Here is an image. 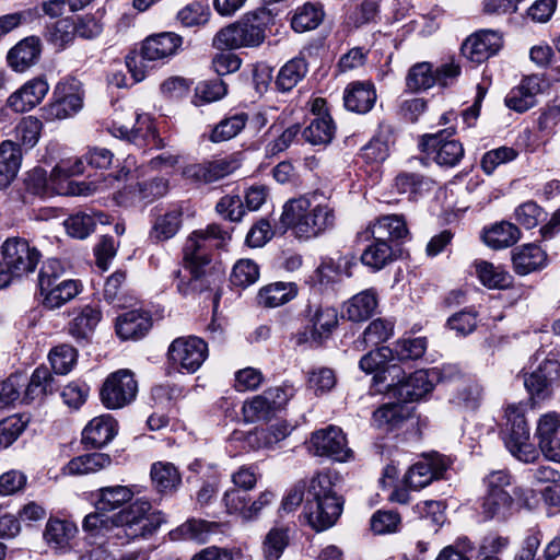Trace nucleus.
I'll return each mask as SVG.
<instances>
[{"label":"nucleus","mask_w":560,"mask_h":560,"mask_svg":"<svg viewBox=\"0 0 560 560\" xmlns=\"http://www.w3.org/2000/svg\"><path fill=\"white\" fill-rule=\"evenodd\" d=\"M338 475L320 471L310 481L300 480L283 497L280 512L291 513L304 501L303 515L316 532L331 527L342 512V502L335 491Z\"/></svg>","instance_id":"nucleus-1"},{"label":"nucleus","mask_w":560,"mask_h":560,"mask_svg":"<svg viewBox=\"0 0 560 560\" xmlns=\"http://www.w3.org/2000/svg\"><path fill=\"white\" fill-rule=\"evenodd\" d=\"M164 522V514L153 510L149 501L137 500L110 517L88 514L83 520L82 527L95 536L105 535L116 529L115 536L120 537L124 534L128 539H135L152 535Z\"/></svg>","instance_id":"nucleus-2"},{"label":"nucleus","mask_w":560,"mask_h":560,"mask_svg":"<svg viewBox=\"0 0 560 560\" xmlns=\"http://www.w3.org/2000/svg\"><path fill=\"white\" fill-rule=\"evenodd\" d=\"M280 223L301 240L317 237L334 229L336 212L323 194L311 192L288 200L282 207Z\"/></svg>","instance_id":"nucleus-3"},{"label":"nucleus","mask_w":560,"mask_h":560,"mask_svg":"<svg viewBox=\"0 0 560 560\" xmlns=\"http://www.w3.org/2000/svg\"><path fill=\"white\" fill-rule=\"evenodd\" d=\"M230 235L217 224H210L205 230L192 232L184 245L185 269L189 275H183L180 269L174 271L177 281L176 288L182 295H188L200 288L197 282L203 275V268L210 259L207 254L209 247H221Z\"/></svg>","instance_id":"nucleus-4"},{"label":"nucleus","mask_w":560,"mask_h":560,"mask_svg":"<svg viewBox=\"0 0 560 560\" xmlns=\"http://www.w3.org/2000/svg\"><path fill=\"white\" fill-rule=\"evenodd\" d=\"M272 16L269 11L261 9L246 13L237 22L220 30L213 44L218 48L237 49L242 47H257L266 38V30Z\"/></svg>","instance_id":"nucleus-5"},{"label":"nucleus","mask_w":560,"mask_h":560,"mask_svg":"<svg viewBox=\"0 0 560 560\" xmlns=\"http://www.w3.org/2000/svg\"><path fill=\"white\" fill-rule=\"evenodd\" d=\"M460 375L454 365H444L442 369L418 370L396 384H388L387 388L401 401H413L424 397L433 389L435 382L452 381Z\"/></svg>","instance_id":"nucleus-6"},{"label":"nucleus","mask_w":560,"mask_h":560,"mask_svg":"<svg viewBox=\"0 0 560 560\" xmlns=\"http://www.w3.org/2000/svg\"><path fill=\"white\" fill-rule=\"evenodd\" d=\"M505 445L518 460L533 463L538 457L535 446L529 443V428L525 419V406L512 404L505 409Z\"/></svg>","instance_id":"nucleus-7"},{"label":"nucleus","mask_w":560,"mask_h":560,"mask_svg":"<svg viewBox=\"0 0 560 560\" xmlns=\"http://www.w3.org/2000/svg\"><path fill=\"white\" fill-rule=\"evenodd\" d=\"M138 393V382L132 371L121 369L110 373L104 381L100 397L107 409H121L131 404Z\"/></svg>","instance_id":"nucleus-8"},{"label":"nucleus","mask_w":560,"mask_h":560,"mask_svg":"<svg viewBox=\"0 0 560 560\" xmlns=\"http://www.w3.org/2000/svg\"><path fill=\"white\" fill-rule=\"evenodd\" d=\"M455 129L450 128L435 133L423 135L419 142V148L429 158H432L439 165L453 167L459 163L464 156L462 143L451 139Z\"/></svg>","instance_id":"nucleus-9"},{"label":"nucleus","mask_w":560,"mask_h":560,"mask_svg":"<svg viewBox=\"0 0 560 560\" xmlns=\"http://www.w3.org/2000/svg\"><path fill=\"white\" fill-rule=\"evenodd\" d=\"M83 106V92L75 80L59 82L52 93V101L44 108L47 120L67 119L81 110Z\"/></svg>","instance_id":"nucleus-10"},{"label":"nucleus","mask_w":560,"mask_h":560,"mask_svg":"<svg viewBox=\"0 0 560 560\" xmlns=\"http://www.w3.org/2000/svg\"><path fill=\"white\" fill-rule=\"evenodd\" d=\"M2 261L4 266L16 276V278L34 272L42 257L36 247L20 237L8 238L1 247Z\"/></svg>","instance_id":"nucleus-11"},{"label":"nucleus","mask_w":560,"mask_h":560,"mask_svg":"<svg viewBox=\"0 0 560 560\" xmlns=\"http://www.w3.org/2000/svg\"><path fill=\"white\" fill-rule=\"evenodd\" d=\"M167 355L174 366L195 373L207 359L208 347L200 338L179 337L170 345Z\"/></svg>","instance_id":"nucleus-12"},{"label":"nucleus","mask_w":560,"mask_h":560,"mask_svg":"<svg viewBox=\"0 0 560 560\" xmlns=\"http://www.w3.org/2000/svg\"><path fill=\"white\" fill-rule=\"evenodd\" d=\"M310 451L316 456H326L337 462H347L352 457L346 435L335 425L315 431L310 439Z\"/></svg>","instance_id":"nucleus-13"},{"label":"nucleus","mask_w":560,"mask_h":560,"mask_svg":"<svg viewBox=\"0 0 560 560\" xmlns=\"http://www.w3.org/2000/svg\"><path fill=\"white\" fill-rule=\"evenodd\" d=\"M337 325V310L329 306H318L314 311H310L307 326L304 331L295 336V341L298 345L306 342L319 345L331 335Z\"/></svg>","instance_id":"nucleus-14"},{"label":"nucleus","mask_w":560,"mask_h":560,"mask_svg":"<svg viewBox=\"0 0 560 560\" xmlns=\"http://www.w3.org/2000/svg\"><path fill=\"white\" fill-rule=\"evenodd\" d=\"M240 167L235 155L224 156L200 164H190L183 168L182 175L192 183L210 184L217 182Z\"/></svg>","instance_id":"nucleus-15"},{"label":"nucleus","mask_w":560,"mask_h":560,"mask_svg":"<svg viewBox=\"0 0 560 560\" xmlns=\"http://www.w3.org/2000/svg\"><path fill=\"white\" fill-rule=\"evenodd\" d=\"M447 468L443 456L432 454L413 464L405 475V485L412 490H420L433 480L440 479Z\"/></svg>","instance_id":"nucleus-16"},{"label":"nucleus","mask_w":560,"mask_h":560,"mask_svg":"<svg viewBox=\"0 0 560 560\" xmlns=\"http://www.w3.org/2000/svg\"><path fill=\"white\" fill-rule=\"evenodd\" d=\"M535 434L545 457L560 463V416L556 412L542 415Z\"/></svg>","instance_id":"nucleus-17"},{"label":"nucleus","mask_w":560,"mask_h":560,"mask_svg":"<svg viewBox=\"0 0 560 560\" xmlns=\"http://www.w3.org/2000/svg\"><path fill=\"white\" fill-rule=\"evenodd\" d=\"M502 47V36L494 31L482 30L468 37L462 51L472 62L480 63L495 55Z\"/></svg>","instance_id":"nucleus-18"},{"label":"nucleus","mask_w":560,"mask_h":560,"mask_svg":"<svg viewBox=\"0 0 560 560\" xmlns=\"http://www.w3.org/2000/svg\"><path fill=\"white\" fill-rule=\"evenodd\" d=\"M49 91L44 78H35L24 83L7 100V106L14 113H26L36 107Z\"/></svg>","instance_id":"nucleus-19"},{"label":"nucleus","mask_w":560,"mask_h":560,"mask_svg":"<svg viewBox=\"0 0 560 560\" xmlns=\"http://www.w3.org/2000/svg\"><path fill=\"white\" fill-rule=\"evenodd\" d=\"M287 401L282 388H273L262 395L255 396L243 406V416L246 422L267 420L269 416Z\"/></svg>","instance_id":"nucleus-20"},{"label":"nucleus","mask_w":560,"mask_h":560,"mask_svg":"<svg viewBox=\"0 0 560 560\" xmlns=\"http://www.w3.org/2000/svg\"><path fill=\"white\" fill-rule=\"evenodd\" d=\"M294 427L287 420L277 419L264 428H256L245 435V443L252 450L273 448L285 440Z\"/></svg>","instance_id":"nucleus-21"},{"label":"nucleus","mask_w":560,"mask_h":560,"mask_svg":"<svg viewBox=\"0 0 560 560\" xmlns=\"http://www.w3.org/2000/svg\"><path fill=\"white\" fill-rule=\"evenodd\" d=\"M408 234L409 230L404 215L388 214L376 219L374 223L359 234V238L363 241L374 238L388 242L394 240H404Z\"/></svg>","instance_id":"nucleus-22"},{"label":"nucleus","mask_w":560,"mask_h":560,"mask_svg":"<svg viewBox=\"0 0 560 560\" xmlns=\"http://www.w3.org/2000/svg\"><path fill=\"white\" fill-rule=\"evenodd\" d=\"M560 376V364L556 360H545L530 373L524 384L533 397L544 399L550 395V387Z\"/></svg>","instance_id":"nucleus-23"},{"label":"nucleus","mask_w":560,"mask_h":560,"mask_svg":"<svg viewBox=\"0 0 560 560\" xmlns=\"http://www.w3.org/2000/svg\"><path fill=\"white\" fill-rule=\"evenodd\" d=\"M82 289V284L78 280L62 279L61 281L44 282L39 287V292L43 298V305L48 310H56L73 300Z\"/></svg>","instance_id":"nucleus-24"},{"label":"nucleus","mask_w":560,"mask_h":560,"mask_svg":"<svg viewBox=\"0 0 560 560\" xmlns=\"http://www.w3.org/2000/svg\"><path fill=\"white\" fill-rule=\"evenodd\" d=\"M541 79L538 75L526 77L505 96V105L517 113H524L536 104V96L541 92Z\"/></svg>","instance_id":"nucleus-25"},{"label":"nucleus","mask_w":560,"mask_h":560,"mask_svg":"<svg viewBox=\"0 0 560 560\" xmlns=\"http://www.w3.org/2000/svg\"><path fill=\"white\" fill-rule=\"evenodd\" d=\"M376 98V90L371 82H352L348 84L343 93L346 108L358 114L369 113L373 108Z\"/></svg>","instance_id":"nucleus-26"},{"label":"nucleus","mask_w":560,"mask_h":560,"mask_svg":"<svg viewBox=\"0 0 560 560\" xmlns=\"http://www.w3.org/2000/svg\"><path fill=\"white\" fill-rule=\"evenodd\" d=\"M116 428L117 423L110 415L95 417L83 429L82 442L94 448L103 447L114 439Z\"/></svg>","instance_id":"nucleus-27"},{"label":"nucleus","mask_w":560,"mask_h":560,"mask_svg":"<svg viewBox=\"0 0 560 560\" xmlns=\"http://www.w3.org/2000/svg\"><path fill=\"white\" fill-rule=\"evenodd\" d=\"M78 533V527L74 523L50 518L44 530V539L46 544L56 552L66 553L71 549V540Z\"/></svg>","instance_id":"nucleus-28"},{"label":"nucleus","mask_w":560,"mask_h":560,"mask_svg":"<svg viewBox=\"0 0 560 560\" xmlns=\"http://www.w3.org/2000/svg\"><path fill=\"white\" fill-rule=\"evenodd\" d=\"M182 43V37L175 33H161L148 37L142 44V51L149 60H161L175 55Z\"/></svg>","instance_id":"nucleus-29"},{"label":"nucleus","mask_w":560,"mask_h":560,"mask_svg":"<svg viewBox=\"0 0 560 560\" xmlns=\"http://www.w3.org/2000/svg\"><path fill=\"white\" fill-rule=\"evenodd\" d=\"M135 492L128 486H110L103 487L97 490V500L95 503V512L92 514H101L105 517H110L108 512L121 508L125 503L131 501Z\"/></svg>","instance_id":"nucleus-30"},{"label":"nucleus","mask_w":560,"mask_h":560,"mask_svg":"<svg viewBox=\"0 0 560 560\" xmlns=\"http://www.w3.org/2000/svg\"><path fill=\"white\" fill-rule=\"evenodd\" d=\"M151 325L148 313L132 310L117 317L116 332L124 340L138 339L149 331Z\"/></svg>","instance_id":"nucleus-31"},{"label":"nucleus","mask_w":560,"mask_h":560,"mask_svg":"<svg viewBox=\"0 0 560 560\" xmlns=\"http://www.w3.org/2000/svg\"><path fill=\"white\" fill-rule=\"evenodd\" d=\"M102 312L97 306L85 305L69 324V334L81 342H86L92 337L96 326L101 322Z\"/></svg>","instance_id":"nucleus-32"},{"label":"nucleus","mask_w":560,"mask_h":560,"mask_svg":"<svg viewBox=\"0 0 560 560\" xmlns=\"http://www.w3.org/2000/svg\"><path fill=\"white\" fill-rule=\"evenodd\" d=\"M545 252L535 244H526L513 250L512 261L516 273L525 276L546 265Z\"/></svg>","instance_id":"nucleus-33"},{"label":"nucleus","mask_w":560,"mask_h":560,"mask_svg":"<svg viewBox=\"0 0 560 560\" xmlns=\"http://www.w3.org/2000/svg\"><path fill=\"white\" fill-rule=\"evenodd\" d=\"M377 307V293L366 289L348 300L343 305L347 318L351 322H363L370 318Z\"/></svg>","instance_id":"nucleus-34"},{"label":"nucleus","mask_w":560,"mask_h":560,"mask_svg":"<svg viewBox=\"0 0 560 560\" xmlns=\"http://www.w3.org/2000/svg\"><path fill=\"white\" fill-rule=\"evenodd\" d=\"M183 222V211L179 207H173L155 217L150 238L154 242H164L174 237Z\"/></svg>","instance_id":"nucleus-35"},{"label":"nucleus","mask_w":560,"mask_h":560,"mask_svg":"<svg viewBox=\"0 0 560 560\" xmlns=\"http://www.w3.org/2000/svg\"><path fill=\"white\" fill-rule=\"evenodd\" d=\"M39 54V39L34 36L27 37L9 51L8 62L15 71H24L37 61Z\"/></svg>","instance_id":"nucleus-36"},{"label":"nucleus","mask_w":560,"mask_h":560,"mask_svg":"<svg viewBox=\"0 0 560 560\" xmlns=\"http://www.w3.org/2000/svg\"><path fill=\"white\" fill-rule=\"evenodd\" d=\"M150 477L154 489L159 493L174 492L182 483V476L177 467L168 462H156L152 464Z\"/></svg>","instance_id":"nucleus-37"},{"label":"nucleus","mask_w":560,"mask_h":560,"mask_svg":"<svg viewBox=\"0 0 560 560\" xmlns=\"http://www.w3.org/2000/svg\"><path fill=\"white\" fill-rule=\"evenodd\" d=\"M336 132V126L328 114H319L313 118L302 131L303 139L312 145L330 143Z\"/></svg>","instance_id":"nucleus-38"},{"label":"nucleus","mask_w":560,"mask_h":560,"mask_svg":"<svg viewBox=\"0 0 560 560\" xmlns=\"http://www.w3.org/2000/svg\"><path fill=\"white\" fill-rule=\"evenodd\" d=\"M518 494L517 488H512V493L486 494L482 500V515L488 520H506L513 509V495Z\"/></svg>","instance_id":"nucleus-39"},{"label":"nucleus","mask_w":560,"mask_h":560,"mask_svg":"<svg viewBox=\"0 0 560 560\" xmlns=\"http://www.w3.org/2000/svg\"><path fill=\"white\" fill-rule=\"evenodd\" d=\"M21 162V151L14 142L5 140L0 144V189L8 187L15 178Z\"/></svg>","instance_id":"nucleus-40"},{"label":"nucleus","mask_w":560,"mask_h":560,"mask_svg":"<svg viewBox=\"0 0 560 560\" xmlns=\"http://www.w3.org/2000/svg\"><path fill=\"white\" fill-rule=\"evenodd\" d=\"M112 464L109 455L104 453L84 454L72 458L65 467L63 472L69 476L94 474Z\"/></svg>","instance_id":"nucleus-41"},{"label":"nucleus","mask_w":560,"mask_h":560,"mask_svg":"<svg viewBox=\"0 0 560 560\" xmlns=\"http://www.w3.org/2000/svg\"><path fill=\"white\" fill-rule=\"evenodd\" d=\"M474 266L480 282L489 289L503 290L509 288L513 281L510 272L501 266H494L486 260H477Z\"/></svg>","instance_id":"nucleus-42"},{"label":"nucleus","mask_w":560,"mask_h":560,"mask_svg":"<svg viewBox=\"0 0 560 560\" xmlns=\"http://www.w3.org/2000/svg\"><path fill=\"white\" fill-rule=\"evenodd\" d=\"M298 294L296 285L292 282H276L261 288L258 292V303L266 307H278Z\"/></svg>","instance_id":"nucleus-43"},{"label":"nucleus","mask_w":560,"mask_h":560,"mask_svg":"<svg viewBox=\"0 0 560 560\" xmlns=\"http://www.w3.org/2000/svg\"><path fill=\"white\" fill-rule=\"evenodd\" d=\"M521 237L518 228L510 222H500L485 230L483 242L493 249L514 245Z\"/></svg>","instance_id":"nucleus-44"},{"label":"nucleus","mask_w":560,"mask_h":560,"mask_svg":"<svg viewBox=\"0 0 560 560\" xmlns=\"http://www.w3.org/2000/svg\"><path fill=\"white\" fill-rule=\"evenodd\" d=\"M393 258V248L389 243L384 240L372 238V242L361 254L362 264L374 271L383 269Z\"/></svg>","instance_id":"nucleus-45"},{"label":"nucleus","mask_w":560,"mask_h":560,"mask_svg":"<svg viewBox=\"0 0 560 560\" xmlns=\"http://www.w3.org/2000/svg\"><path fill=\"white\" fill-rule=\"evenodd\" d=\"M219 530V524L203 520H189L171 533L173 539H188L206 542L211 534Z\"/></svg>","instance_id":"nucleus-46"},{"label":"nucleus","mask_w":560,"mask_h":560,"mask_svg":"<svg viewBox=\"0 0 560 560\" xmlns=\"http://www.w3.org/2000/svg\"><path fill=\"white\" fill-rule=\"evenodd\" d=\"M103 213L77 212L65 221L67 233L75 238L83 240L94 230L97 222L105 223Z\"/></svg>","instance_id":"nucleus-47"},{"label":"nucleus","mask_w":560,"mask_h":560,"mask_svg":"<svg viewBox=\"0 0 560 560\" xmlns=\"http://www.w3.org/2000/svg\"><path fill=\"white\" fill-rule=\"evenodd\" d=\"M307 71V62L304 58H293L279 70L276 85L282 92L291 91L306 75Z\"/></svg>","instance_id":"nucleus-48"},{"label":"nucleus","mask_w":560,"mask_h":560,"mask_svg":"<svg viewBox=\"0 0 560 560\" xmlns=\"http://www.w3.org/2000/svg\"><path fill=\"white\" fill-rule=\"evenodd\" d=\"M52 382L54 378L47 368L39 366L35 369L25 387L22 400L28 404L52 393Z\"/></svg>","instance_id":"nucleus-49"},{"label":"nucleus","mask_w":560,"mask_h":560,"mask_svg":"<svg viewBox=\"0 0 560 560\" xmlns=\"http://www.w3.org/2000/svg\"><path fill=\"white\" fill-rule=\"evenodd\" d=\"M392 358L393 352L388 347H380L376 350L370 351L369 353L363 355L359 362V366L365 373L382 371V373H377L373 377L374 383L378 384L380 382L386 380V376L384 375V369L387 362L392 360Z\"/></svg>","instance_id":"nucleus-50"},{"label":"nucleus","mask_w":560,"mask_h":560,"mask_svg":"<svg viewBox=\"0 0 560 560\" xmlns=\"http://www.w3.org/2000/svg\"><path fill=\"white\" fill-rule=\"evenodd\" d=\"M247 122V114L238 113L222 119L211 131L210 140L214 143L228 141L236 137Z\"/></svg>","instance_id":"nucleus-51"},{"label":"nucleus","mask_w":560,"mask_h":560,"mask_svg":"<svg viewBox=\"0 0 560 560\" xmlns=\"http://www.w3.org/2000/svg\"><path fill=\"white\" fill-rule=\"evenodd\" d=\"M406 84L412 92L425 91L432 88L436 84L432 65L425 61L413 65L408 71Z\"/></svg>","instance_id":"nucleus-52"},{"label":"nucleus","mask_w":560,"mask_h":560,"mask_svg":"<svg viewBox=\"0 0 560 560\" xmlns=\"http://www.w3.org/2000/svg\"><path fill=\"white\" fill-rule=\"evenodd\" d=\"M289 544V530L285 527L271 528L262 540V555L266 560H279Z\"/></svg>","instance_id":"nucleus-53"},{"label":"nucleus","mask_w":560,"mask_h":560,"mask_svg":"<svg viewBox=\"0 0 560 560\" xmlns=\"http://www.w3.org/2000/svg\"><path fill=\"white\" fill-rule=\"evenodd\" d=\"M323 16L324 13L320 8L306 3L296 9L292 16L291 25L298 33L312 31L320 24Z\"/></svg>","instance_id":"nucleus-54"},{"label":"nucleus","mask_w":560,"mask_h":560,"mask_svg":"<svg viewBox=\"0 0 560 560\" xmlns=\"http://www.w3.org/2000/svg\"><path fill=\"white\" fill-rule=\"evenodd\" d=\"M118 131L124 137L128 136L129 132H133L135 137H144L148 144L153 148H163L165 145L147 115H137V124L135 126L131 128L129 126H121L118 128Z\"/></svg>","instance_id":"nucleus-55"},{"label":"nucleus","mask_w":560,"mask_h":560,"mask_svg":"<svg viewBox=\"0 0 560 560\" xmlns=\"http://www.w3.org/2000/svg\"><path fill=\"white\" fill-rule=\"evenodd\" d=\"M43 122L35 116H26L15 127L16 139L22 145L32 149L39 140Z\"/></svg>","instance_id":"nucleus-56"},{"label":"nucleus","mask_w":560,"mask_h":560,"mask_svg":"<svg viewBox=\"0 0 560 560\" xmlns=\"http://www.w3.org/2000/svg\"><path fill=\"white\" fill-rule=\"evenodd\" d=\"M47 40L57 49H63L75 36V25L70 19H61L47 31Z\"/></svg>","instance_id":"nucleus-57"},{"label":"nucleus","mask_w":560,"mask_h":560,"mask_svg":"<svg viewBox=\"0 0 560 560\" xmlns=\"http://www.w3.org/2000/svg\"><path fill=\"white\" fill-rule=\"evenodd\" d=\"M408 416L405 407L398 402L385 404L373 413V421L378 428H394Z\"/></svg>","instance_id":"nucleus-58"},{"label":"nucleus","mask_w":560,"mask_h":560,"mask_svg":"<svg viewBox=\"0 0 560 560\" xmlns=\"http://www.w3.org/2000/svg\"><path fill=\"white\" fill-rule=\"evenodd\" d=\"M259 278V268L252 259H240L233 267L231 282L235 287L246 288Z\"/></svg>","instance_id":"nucleus-59"},{"label":"nucleus","mask_w":560,"mask_h":560,"mask_svg":"<svg viewBox=\"0 0 560 560\" xmlns=\"http://www.w3.org/2000/svg\"><path fill=\"white\" fill-rule=\"evenodd\" d=\"M49 361L57 374H67L77 362V351L69 345H60L51 349Z\"/></svg>","instance_id":"nucleus-60"},{"label":"nucleus","mask_w":560,"mask_h":560,"mask_svg":"<svg viewBox=\"0 0 560 560\" xmlns=\"http://www.w3.org/2000/svg\"><path fill=\"white\" fill-rule=\"evenodd\" d=\"M228 92L226 84L221 79L200 82L195 89V104L211 103L221 100Z\"/></svg>","instance_id":"nucleus-61"},{"label":"nucleus","mask_w":560,"mask_h":560,"mask_svg":"<svg viewBox=\"0 0 560 560\" xmlns=\"http://www.w3.org/2000/svg\"><path fill=\"white\" fill-rule=\"evenodd\" d=\"M394 331V324L383 318L374 319L363 331L361 343L377 346L388 340Z\"/></svg>","instance_id":"nucleus-62"},{"label":"nucleus","mask_w":560,"mask_h":560,"mask_svg":"<svg viewBox=\"0 0 560 560\" xmlns=\"http://www.w3.org/2000/svg\"><path fill=\"white\" fill-rule=\"evenodd\" d=\"M180 23L187 27L200 26L208 22L210 18V9L207 4L192 2L183 8L178 14Z\"/></svg>","instance_id":"nucleus-63"},{"label":"nucleus","mask_w":560,"mask_h":560,"mask_svg":"<svg viewBox=\"0 0 560 560\" xmlns=\"http://www.w3.org/2000/svg\"><path fill=\"white\" fill-rule=\"evenodd\" d=\"M480 398V388L470 382L462 383L451 397L450 401L460 408L475 409Z\"/></svg>","instance_id":"nucleus-64"}]
</instances>
